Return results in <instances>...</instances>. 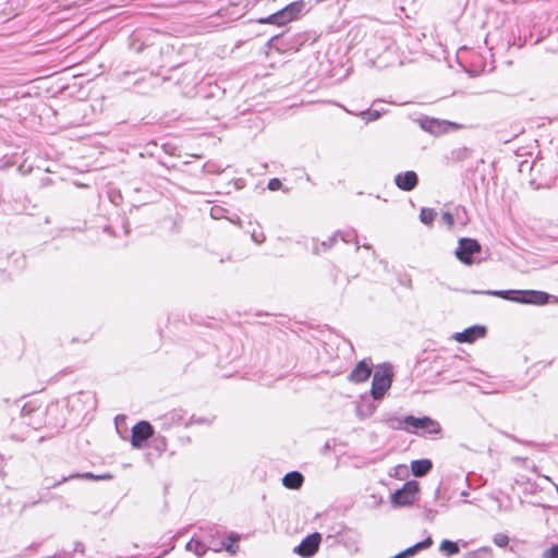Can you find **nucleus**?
<instances>
[{
  "instance_id": "f257e3e1",
  "label": "nucleus",
  "mask_w": 558,
  "mask_h": 558,
  "mask_svg": "<svg viewBox=\"0 0 558 558\" xmlns=\"http://www.w3.org/2000/svg\"><path fill=\"white\" fill-rule=\"evenodd\" d=\"M392 383V371L390 366L384 365L378 367L373 376L372 397L375 400L381 399Z\"/></svg>"
},
{
  "instance_id": "f03ea898",
  "label": "nucleus",
  "mask_w": 558,
  "mask_h": 558,
  "mask_svg": "<svg viewBox=\"0 0 558 558\" xmlns=\"http://www.w3.org/2000/svg\"><path fill=\"white\" fill-rule=\"evenodd\" d=\"M418 486L416 482H408L402 488L395 492L391 496V504L397 507L412 504Z\"/></svg>"
},
{
  "instance_id": "7ed1b4c3",
  "label": "nucleus",
  "mask_w": 558,
  "mask_h": 558,
  "mask_svg": "<svg viewBox=\"0 0 558 558\" xmlns=\"http://www.w3.org/2000/svg\"><path fill=\"white\" fill-rule=\"evenodd\" d=\"M405 429L415 430L418 428L426 429L429 434H437L440 432V425L429 417H414L407 416L404 418Z\"/></svg>"
},
{
  "instance_id": "20e7f679",
  "label": "nucleus",
  "mask_w": 558,
  "mask_h": 558,
  "mask_svg": "<svg viewBox=\"0 0 558 558\" xmlns=\"http://www.w3.org/2000/svg\"><path fill=\"white\" fill-rule=\"evenodd\" d=\"M481 245L472 239H461L456 250V256L464 264H472V255L480 253Z\"/></svg>"
},
{
  "instance_id": "39448f33",
  "label": "nucleus",
  "mask_w": 558,
  "mask_h": 558,
  "mask_svg": "<svg viewBox=\"0 0 558 558\" xmlns=\"http://www.w3.org/2000/svg\"><path fill=\"white\" fill-rule=\"evenodd\" d=\"M549 294L543 291L523 290L518 291L513 302L521 304L544 305L548 302Z\"/></svg>"
},
{
  "instance_id": "423d86ee",
  "label": "nucleus",
  "mask_w": 558,
  "mask_h": 558,
  "mask_svg": "<svg viewBox=\"0 0 558 558\" xmlns=\"http://www.w3.org/2000/svg\"><path fill=\"white\" fill-rule=\"evenodd\" d=\"M154 434L153 426L146 422L142 421L137 423L132 428V437L131 442L134 448H142L144 441H146L149 437H151Z\"/></svg>"
},
{
  "instance_id": "0eeeda50",
  "label": "nucleus",
  "mask_w": 558,
  "mask_h": 558,
  "mask_svg": "<svg viewBox=\"0 0 558 558\" xmlns=\"http://www.w3.org/2000/svg\"><path fill=\"white\" fill-rule=\"evenodd\" d=\"M320 539L319 533H313L305 537L294 551L302 557H311L317 551Z\"/></svg>"
},
{
  "instance_id": "6e6552de",
  "label": "nucleus",
  "mask_w": 558,
  "mask_h": 558,
  "mask_svg": "<svg viewBox=\"0 0 558 558\" xmlns=\"http://www.w3.org/2000/svg\"><path fill=\"white\" fill-rule=\"evenodd\" d=\"M486 329L483 326H473L465 329L462 332H458L454 335V339L458 342H473L478 338H483L485 336Z\"/></svg>"
},
{
  "instance_id": "1a4fd4ad",
  "label": "nucleus",
  "mask_w": 558,
  "mask_h": 558,
  "mask_svg": "<svg viewBox=\"0 0 558 558\" xmlns=\"http://www.w3.org/2000/svg\"><path fill=\"white\" fill-rule=\"evenodd\" d=\"M294 21L292 16L288 14V12L284 11V9L279 10L278 12L267 16V17H260L257 20V23L259 24H272L277 26H283L290 22Z\"/></svg>"
},
{
  "instance_id": "9d476101",
  "label": "nucleus",
  "mask_w": 558,
  "mask_h": 558,
  "mask_svg": "<svg viewBox=\"0 0 558 558\" xmlns=\"http://www.w3.org/2000/svg\"><path fill=\"white\" fill-rule=\"evenodd\" d=\"M397 186L403 191H411L417 184V175L414 171L400 173L395 178Z\"/></svg>"
},
{
  "instance_id": "9b49d317",
  "label": "nucleus",
  "mask_w": 558,
  "mask_h": 558,
  "mask_svg": "<svg viewBox=\"0 0 558 558\" xmlns=\"http://www.w3.org/2000/svg\"><path fill=\"white\" fill-rule=\"evenodd\" d=\"M372 374L371 367L364 362L361 361L356 364L354 369L351 372L349 379L352 383H363Z\"/></svg>"
},
{
  "instance_id": "f8f14e48",
  "label": "nucleus",
  "mask_w": 558,
  "mask_h": 558,
  "mask_svg": "<svg viewBox=\"0 0 558 558\" xmlns=\"http://www.w3.org/2000/svg\"><path fill=\"white\" fill-rule=\"evenodd\" d=\"M432 469V462L427 459L415 460L411 463V471L414 476H423Z\"/></svg>"
},
{
  "instance_id": "ddd939ff",
  "label": "nucleus",
  "mask_w": 558,
  "mask_h": 558,
  "mask_svg": "<svg viewBox=\"0 0 558 558\" xmlns=\"http://www.w3.org/2000/svg\"><path fill=\"white\" fill-rule=\"evenodd\" d=\"M283 485L288 488H299L303 483V476L299 472H290L284 475Z\"/></svg>"
},
{
  "instance_id": "4468645a",
  "label": "nucleus",
  "mask_w": 558,
  "mask_h": 558,
  "mask_svg": "<svg viewBox=\"0 0 558 558\" xmlns=\"http://www.w3.org/2000/svg\"><path fill=\"white\" fill-rule=\"evenodd\" d=\"M283 9L286 12H288V14L290 16H292L293 20H296L304 9V1L303 0L294 1V2L286 5Z\"/></svg>"
},
{
  "instance_id": "2eb2a0df",
  "label": "nucleus",
  "mask_w": 558,
  "mask_h": 558,
  "mask_svg": "<svg viewBox=\"0 0 558 558\" xmlns=\"http://www.w3.org/2000/svg\"><path fill=\"white\" fill-rule=\"evenodd\" d=\"M186 549L189 551L195 553V555L198 557H202L203 555H205V553L207 550L206 546L202 542L196 541V539H191L186 544Z\"/></svg>"
},
{
  "instance_id": "dca6fc26",
  "label": "nucleus",
  "mask_w": 558,
  "mask_h": 558,
  "mask_svg": "<svg viewBox=\"0 0 558 558\" xmlns=\"http://www.w3.org/2000/svg\"><path fill=\"white\" fill-rule=\"evenodd\" d=\"M440 550L447 556H452L459 553V546L457 543L445 539L440 544Z\"/></svg>"
},
{
  "instance_id": "f3484780",
  "label": "nucleus",
  "mask_w": 558,
  "mask_h": 558,
  "mask_svg": "<svg viewBox=\"0 0 558 558\" xmlns=\"http://www.w3.org/2000/svg\"><path fill=\"white\" fill-rule=\"evenodd\" d=\"M436 213L430 208H423L420 213V219L425 225H430L435 219Z\"/></svg>"
},
{
  "instance_id": "a211bd4d",
  "label": "nucleus",
  "mask_w": 558,
  "mask_h": 558,
  "mask_svg": "<svg viewBox=\"0 0 558 558\" xmlns=\"http://www.w3.org/2000/svg\"><path fill=\"white\" fill-rule=\"evenodd\" d=\"M518 291H492V292H487L488 294H493V295H496V296H499V298H502V299H506V300H510L512 301V299L514 296H511L512 293H515L517 294Z\"/></svg>"
},
{
  "instance_id": "6ab92c4d",
  "label": "nucleus",
  "mask_w": 558,
  "mask_h": 558,
  "mask_svg": "<svg viewBox=\"0 0 558 558\" xmlns=\"http://www.w3.org/2000/svg\"><path fill=\"white\" fill-rule=\"evenodd\" d=\"M542 558H558V545H555L543 553Z\"/></svg>"
},
{
  "instance_id": "aec40b11",
  "label": "nucleus",
  "mask_w": 558,
  "mask_h": 558,
  "mask_svg": "<svg viewBox=\"0 0 558 558\" xmlns=\"http://www.w3.org/2000/svg\"><path fill=\"white\" fill-rule=\"evenodd\" d=\"M441 219L442 221L449 226V227H452L453 226V217L450 213L446 211V213H442L441 215Z\"/></svg>"
},
{
  "instance_id": "412c9836",
  "label": "nucleus",
  "mask_w": 558,
  "mask_h": 558,
  "mask_svg": "<svg viewBox=\"0 0 558 558\" xmlns=\"http://www.w3.org/2000/svg\"><path fill=\"white\" fill-rule=\"evenodd\" d=\"M281 187V182L280 180L278 179H271L269 182H268V189L271 190V191H277Z\"/></svg>"
},
{
  "instance_id": "4be33fe9",
  "label": "nucleus",
  "mask_w": 558,
  "mask_h": 558,
  "mask_svg": "<svg viewBox=\"0 0 558 558\" xmlns=\"http://www.w3.org/2000/svg\"><path fill=\"white\" fill-rule=\"evenodd\" d=\"M496 545L502 547L508 544V537L506 535H498L495 537Z\"/></svg>"
},
{
  "instance_id": "5701e85b",
  "label": "nucleus",
  "mask_w": 558,
  "mask_h": 558,
  "mask_svg": "<svg viewBox=\"0 0 558 558\" xmlns=\"http://www.w3.org/2000/svg\"><path fill=\"white\" fill-rule=\"evenodd\" d=\"M83 477H85V478H95V480H109V478H111V475L110 474H104V475L95 476L92 473H86V474L83 475Z\"/></svg>"
},
{
  "instance_id": "b1692460",
  "label": "nucleus",
  "mask_w": 558,
  "mask_h": 558,
  "mask_svg": "<svg viewBox=\"0 0 558 558\" xmlns=\"http://www.w3.org/2000/svg\"><path fill=\"white\" fill-rule=\"evenodd\" d=\"M227 550H228V551H231L232 554L234 553V550L232 549V546H231V545L227 546Z\"/></svg>"
},
{
  "instance_id": "393cba45",
  "label": "nucleus",
  "mask_w": 558,
  "mask_h": 558,
  "mask_svg": "<svg viewBox=\"0 0 558 558\" xmlns=\"http://www.w3.org/2000/svg\"><path fill=\"white\" fill-rule=\"evenodd\" d=\"M544 478H545L546 481H549V482H550V477H549V476L544 475Z\"/></svg>"
},
{
  "instance_id": "a878e982",
  "label": "nucleus",
  "mask_w": 558,
  "mask_h": 558,
  "mask_svg": "<svg viewBox=\"0 0 558 558\" xmlns=\"http://www.w3.org/2000/svg\"><path fill=\"white\" fill-rule=\"evenodd\" d=\"M555 488H556V490H557V493H558V485H556V484H555Z\"/></svg>"
}]
</instances>
